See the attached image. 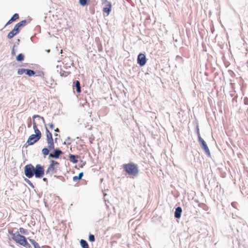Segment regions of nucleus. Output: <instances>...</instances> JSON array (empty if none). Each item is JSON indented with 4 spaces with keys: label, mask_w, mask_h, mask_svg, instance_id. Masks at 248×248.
<instances>
[{
    "label": "nucleus",
    "mask_w": 248,
    "mask_h": 248,
    "mask_svg": "<svg viewBox=\"0 0 248 248\" xmlns=\"http://www.w3.org/2000/svg\"><path fill=\"white\" fill-rule=\"evenodd\" d=\"M77 157L78 156H76L75 155L71 154L69 155V160L74 163H76L78 162V160L77 159Z\"/></svg>",
    "instance_id": "nucleus-14"
},
{
    "label": "nucleus",
    "mask_w": 248,
    "mask_h": 248,
    "mask_svg": "<svg viewBox=\"0 0 248 248\" xmlns=\"http://www.w3.org/2000/svg\"><path fill=\"white\" fill-rule=\"evenodd\" d=\"M19 18V15L18 14H15L7 22L5 26L10 24L13 22L16 21V19Z\"/></svg>",
    "instance_id": "nucleus-12"
},
{
    "label": "nucleus",
    "mask_w": 248,
    "mask_h": 248,
    "mask_svg": "<svg viewBox=\"0 0 248 248\" xmlns=\"http://www.w3.org/2000/svg\"><path fill=\"white\" fill-rule=\"evenodd\" d=\"M43 181H46V178H43Z\"/></svg>",
    "instance_id": "nucleus-31"
},
{
    "label": "nucleus",
    "mask_w": 248,
    "mask_h": 248,
    "mask_svg": "<svg viewBox=\"0 0 248 248\" xmlns=\"http://www.w3.org/2000/svg\"><path fill=\"white\" fill-rule=\"evenodd\" d=\"M34 248H41L39 246V244L37 243L35 245H34L33 246Z\"/></svg>",
    "instance_id": "nucleus-26"
},
{
    "label": "nucleus",
    "mask_w": 248,
    "mask_h": 248,
    "mask_svg": "<svg viewBox=\"0 0 248 248\" xmlns=\"http://www.w3.org/2000/svg\"><path fill=\"white\" fill-rule=\"evenodd\" d=\"M12 54L13 55H15V50H14V49L13 48L12 51Z\"/></svg>",
    "instance_id": "nucleus-28"
},
{
    "label": "nucleus",
    "mask_w": 248,
    "mask_h": 248,
    "mask_svg": "<svg viewBox=\"0 0 248 248\" xmlns=\"http://www.w3.org/2000/svg\"><path fill=\"white\" fill-rule=\"evenodd\" d=\"M55 131L56 132H59V128H57L56 129H55Z\"/></svg>",
    "instance_id": "nucleus-29"
},
{
    "label": "nucleus",
    "mask_w": 248,
    "mask_h": 248,
    "mask_svg": "<svg viewBox=\"0 0 248 248\" xmlns=\"http://www.w3.org/2000/svg\"><path fill=\"white\" fill-rule=\"evenodd\" d=\"M46 141L48 144V148L50 150L54 149V143L52 134L46 128Z\"/></svg>",
    "instance_id": "nucleus-7"
},
{
    "label": "nucleus",
    "mask_w": 248,
    "mask_h": 248,
    "mask_svg": "<svg viewBox=\"0 0 248 248\" xmlns=\"http://www.w3.org/2000/svg\"><path fill=\"white\" fill-rule=\"evenodd\" d=\"M29 241L33 245V246L35 245V244L37 243V242L33 239H29Z\"/></svg>",
    "instance_id": "nucleus-25"
},
{
    "label": "nucleus",
    "mask_w": 248,
    "mask_h": 248,
    "mask_svg": "<svg viewBox=\"0 0 248 248\" xmlns=\"http://www.w3.org/2000/svg\"><path fill=\"white\" fill-rule=\"evenodd\" d=\"M44 168L40 164L36 165L35 167L31 164H28L24 167L25 175L30 178L34 175L36 178H42L44 175Z\"/></svg>",
    "instance_id": "nucleus-1"
},
{
    "label": "nucleus",
    "mask_w": 248,
    "mask_h": 248,
    "mask_svg": "<svg viewBox=\"0 0 248 248\" xmlns=\"http://www.w3.org/2000/svg\"><path fill=\"white\" fill-rule=\"evenodd\" d=\"M83 175V172H80L78 176H74L73 178V180L74 181L77 182V181L80 180L82 178Z\"/></svg>",
    "instance_id": "nucleus-15"
},
{
    "label": "nucleus",
    "mask_w": 248,
    "mask_h": 248,
    "mask_svg": "<svg viewBox=\"0 0 248 248\" xmlns=\"http://www.w3.org/2000/svg\"><path fill=\"white\" fill-rule=\"evenodd\" d=\"M63 154L62 152L59 149H56L54 150L53 154H50L49 156L50 157L58 158L59 156Z\"/></svg>",
    "instance_id": "nucleus-11"
},
{
    "label": "nucleus",
    "mask_w": 248,
    "mask_h": 248,
    "mask_svg": "<svg viewBox=\"0 0 248 248\" xmlns=\"http://www.w3.org/2000/svg\"><path fill=\"white\" fill-rule=\"evenodd\" d=\"M26 69H18L17 71V74L20 75H23L24 73H26Z\"/></svg>",
    "instance_id": "nucleus-23"
},
{
    "label": "nucleus",
    "mask_w": 248,
    "mask_h": 248,
    "mask_svg": "<svg viewBox=\"0 0 248 248\" xmlns=\"http://www.w3.org/2000/svg\"><path fill=\"white\" fill-rule=\"evenodd\" d=\"M125 171L130 176H136L139 173L138 166L133 163H129L123 165Z\"/></svg>",
    "instance_id": "nucleus-4"
},
{
    "label": "nucleus",
    "mask_w": 248,
    "mask_h": 248,
    "mask_svg": "<svg viewBox=\"0 0 248 248\" xmlns=\"http://www.w3.org/2000/svg\"><path fill=\"white\" fill-rule=\"evenodd\" d=\"M16 59L17 61L21 62L24 59V55L22 54H19L17 56Z\"/></svg>",
    "instance_id": "nucleus-19"
},
{
    "label": "nucleus",
    "mask_w": 248,
    "mask_h": 248,
    "mask_svg": "<svg viewBox=\"0 0 248 248\" xmlns=\"http://www.w3.org/2000/svg\"><path fill=\"white\" fill-rule=\"evenodd\" d=\"M19 230V232L21 234H27L28 233L27 230L23 228H22V227L20 228Z\"/></svg>",
    "instance_id": "nucleus-21"
},
{
    "label": "nucleus",
    "mask_w": 248,
    "mask_h": 248,
    "mask_svg": "<svg viewBox=\"0 0 248 248\" xmlns=\"http://www.w3.org/2000/svg\"><path fill=\"white\" fill-rule=\"evenodd\" d=\"M182 212V210L181 207H178L176 208L175 213H174V216L176 218H180L181 217V213Z\"/></svg>",
    "instance_id": "nucleus-13"
},
{
    "label": "nucleus",
    "mask_w": 248,
    "mask_h": 248,
    "mask_svg": "<svg viewBox=\"0 0 248 248\" xmlns=\"http://www.w3.org/2000/svg\"><path fill=\"white\" fill-rule=\"evenodd\" d=\"M26 74L29 76L31 77L35 74V72L32 70L26 69Z\"/></svg>",
    "instance_id": "nucleus-18"
},
{
    "label": "nucleus",
    "mask_w": 248,
    "mask_h": 248,
    "mask_svg": "<svg viewBox=\"0 0 248 248\" xmlns=\"http://www.w3.org/2000/svg\"><path fill=\"white\" fill-rule=\"evenodd\" d=\"M90 0H79V3L81 6H85L87 4L88 1H90Z\"/></svg>",
    "instance_id": "nucleus-22"
},
{
    "label": "nucleus",
    "mask_w": 248,
    "mask_h": 248,
    "mask_svg": "<svg viewBox=\"0 0 248 248\" xmlns=\"http://www.w3.org/2000/svg\"><path fill=\"white\" fill-rule=\"evenodd\" d=\"M49 148H44L42 149V154H43L44 156L48 155L49 154Z\"/></svg>",
    "instance_id": "nucleus-20"
},
{
    "label": "nucleus",
    "mask_w": 248,
    "mask_h": 248,
    "mask_svg": "<svg viewBox=\"0 0 248 248\" xmlns=\"http://www.w3.org/2000/svg\"><path fill=\"white\" fill-rule=\"evenodd\" d=\"M102 4L104 5V7L103 9V11L104 13H106L107 14V16H108L111 9V4L108 1V0H102Z\"/></svg>",
    "instance_id": "nucleus-9"
},
{
    "label": "nucleus",
    "mask_w": 248,
    "mask_h": 248,
    "mask_svg": "<svg viewBox=\"0 0 248 248\" xmlns=\"http://www.w3.org/2000/svg\"><path fill=\"white\" fill-rule=\"evenodd\" d=\"M27 23V21L26 20H22L17 24H16L13 30H12L8 34L7 37L8 38L11 39H12L15 35L17 34L20 30V28L23 26H24Z\"/></svg>",
    "instance_id": "nucleus-5"
},
{
    "label": "nucleus",
    "mask_w": 248,
    "mask_h": 248,
    "mask_svg": "<svg viewBox=\"0 0 248 248\" xmlns=\"http://www.w3.org/2000/svg\"><path fill=\"white\" fill-rule=\"evenodd\" d=\"M198 140L199 142L200 143L202 147V149L205 151L206 154L209 155L210 154V150L205 142V141L201 138L200 132H198Z\"/></svg>",
    "instance_id": "nucleus-8"
},
{
    "label": "nucleus",
    "mask_w": 248,
    "mask_h": 248,
    "mask_svg": "<svg viewBox=\"0 0 248 248\" xmlns=\"http://www.w3.org/2000/svg\"><path fill=\"white\" fill-rule=\"evenodd\" d=\"M39 117L40 116L39 115H34L33 117V118H34L35 117Z\"/></svg>",
    "instance_id": "nucleus-30"
},
{
    "label": "nucleus",
    "mask_w": 248,
    "mask_h": 248,
    "mask_svg": "<svg viewBox=\"0 0 248 248\" xmlns=\"http://www.w3.org/2000/svg\"><path fill=\"white\" fill-rule=\"evenodd\" d=\"M33 128L34 130L35 134L31 135L28 138L27 141L28 145H31L38 141L41 137V133L38 129L36 122L33 120Z\"/></svg>",
    "instance_id": "nucleus-3"
},
{
    "label": "nucleus",
    "mask_w": 248,
    "mask_h": 248,
    "mask_svg": "<svg viewBox=\"0 0 248 248\" xmlns=\"http://www.w3.org/2000/svg\"><path fill=\"white\" fill-rule=\"evenodd\" d=\"M75 87H76L77 92L78 93H80L81 89H80V82L79 81L77 80L75 82Z\"/></svg>",
    "instance_id": "nucleus-17"
},
{
    "label": "nucleus",
    "mask_w": 248,
    "mask_h": 248,
    "mask_svg": "<svg viewBox=\"0 0 248 248\" xmlns=\"http://www.w3.org/2000/svg\"><path fill=\"white\" fill-rule=\"evenodd\" d=\"M59 165L60 163L58 162L53 160H51L50 163L46 170V173L53 174L56 173L59 168Z\"/></svg>",
    "instance_id": "nucleus-6"
},
{
    "label": "nucleus",
    "mask_w": 248,
    "mask_h": 248,
    "mask_svg": "<svg viewBox=\"0 0 248 248\" xmlns=\"http://www.w3.org/2000/svg\"><path fill=\"white\" fill-rule=\"evenodd\" d=\"M10 233L12 235V239L16 243L26 248H31L30 244L27 242L26 238L24 235L19 234L18 232L15 233L11 232Z\"/></svg>",
    "instance_id": "nucleus-2"
},
{
    "label": "nucleus",
    "mask_w": 248,
    "mask_h": 248,
    "mask_svg": "<svg viewBox=\"0 0 248 248\" xmlns=\"http://www.w3.org/2000/svg\"><path fill=\"white\" fill-rule=\"evenodd\" d=\"M80 245L83 248H89L87 242L81 239L80 241Z\"/></svg>",
    "instance_id": "nucleus-16"
},
{
    "label": "nucleus",
    "mask_w": 248,
    "mask_h": 248,
    "mask_svg": "<svg viewBox=\"0 0 248 248\" xmlns=\"http://www.w3.org/2000/svg\"><path fill=\"white\" fill-rule=\"evenodd\" d=\"M138 63L140 66H144L146 63V58L145 55L143 53H140L138 55L137 59Z\"/></svg>",
    "instance_id": "nucleus-10"
},
{
    "label": "nucleus",
    "mask_w": 248,
    "mask_h": 248,
    "mask_svg": "<svg viewBox=\"0 0 248 248\" xmlns=\"http://www.w3.org/2000/svg\"><path fill=\"white\" fill-rule=\"evenodd\" d=\"M89 239L91 242H94L95 240L94 236L93 234H90Z\"/></svg>",
    "instance_id": "nucleus-24"
},
{
    "label": "nucleus",
    "mask_w": 248,
    "mask_h": 248,
    "mask_svg": "<svg viewBox=\"0 0 248 248\" xmlns=\"http://www.w3.org/2000/svg\"><path fill=\"white\" fill-rule=\"evenodd\" d=\"M49 127L50 128L53 129L54 128V125L52 123L49 124Z\"/></svg>",
    "instance_id": "nucleus-27"
}]
</instances>
